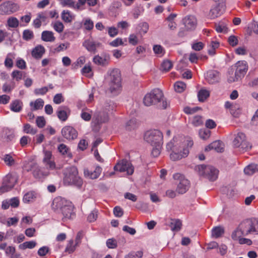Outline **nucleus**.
I'll return each instance as SVG.
<instances>
[{
  "label": "nucleus",
  "instance_id": "f257e3e1",
  "mask_svg": "<svg viewBox=\"0 0 258 258\" xmlns=\"http://www.w3.org/2000/svg\"><path fill=\"white\" fill-rule=\"evenodd\" d=\"M193 145L192 141L185 138L175 137L166 145L167 151H171L170 158L172 161H177L187 156L188 147Z\"/></svg>",
  "mask_w": 258,
  "mask_h": 258
},
{
  "label": "nucleus",
  "instance_id": "f03ea898",
  "mask_svg": "<svg viewBox=\"0 0 258 258\" xmlns=\"http://www.w3.org/2000/svg\"><path fill=\"white\" fill-rule=\"evenodd\" d=\"M258 234V219L256 218L247 219L242 221L237 228L232 233L233 240H237L242 236H246L249 234Z\"/></svg>",
  "mask_w": 258,
  "mask_h": 258
},
{
  "label": "nucleus",
  "instance_id": "7ed1b4c3",
  "mask_svg": "<svg viewBox=\"0 0 258 258\" xmlns=\"http://www.w3.org/2000/svg\"><path fill=\"white\" fill-rule=\"evenodd\" d=\"M52 209L55 212H61L63 222L73 219L75 216L74 207L72 203L60 197L55 198L51 204Z\"/></svg>",
  "mask_w": 258,
  "mask_h": 258
},
{
  "label": "nucleus",
  "instance_id": "20e7f679",
  "mask_svg": "<svg viewBox=\"0 0 258 258\" xmlns=\"http://www.w3.org/2000/svg\"><path fill=\"white\" fill-rule=\"evenodd\" d=\"M143 103L146 106L159 104L158 107L162 109H166L169 105V103L164 98L163 92L158 88L146 94L144 98Z\"/></svg>",
  "mask_w": 258,
  "mask_h": 258
},
{
  "label": "nucleus",
  "instance_id": "39448f33",
  "mask_svg": "<svg viewBox=\"0 0 258 258\" xmlns=\"http://www.w3.org/2000/svg\"><path fill=\"white\" fill-rule=\"evenodd\" d=\"M105 80L110 92L117 94L121 89L120 72L117 69H109L105 75Z\"/></svg>",
  "mask_w": 258,
  "mask_h": 258
},
{
  "label": "nucleus",
  "instance_id": "423d86ee",
  "mask_svg": "<svg viewBox=\"0 0 258 258\" xmlns=\"http://www.w3.org/2000/svg\"><path fill=\"white\" fill-rule=\"evenodd\" d=\"M248 70V65L244 60L238 61L236 63L234 68L232 67L228 72L227 81L229 83L237 81L244 77Z\"/></svg>",
  "mask_w": 258,
  "mask_h": 258
},
{
  "label": "nucleus",
  "instance_id": "0eeeda50",
  "mask_svg": "<svg viewBox=\"0 0 258 258\" xmlns=\"http://www.w3.org/2000/svg\"><path fill=\"white\" fill-rule=\"evenodd\" d=\"M63 183L66 185H74L80 188L83 184V180L78 175L77 168L75 166L66 168L63 172Z\"/></svg>",
  "mask_w": 258,
  "mask_h": 258
},
{
  "label": "nucleus",
  "instance_id": "6e6552de",
  "mask_svg": "<svg viewBox=\"0 0 258 258\" xmlns=\"http://www.w3.org/2000/svg\"><path fill=\"white\" fill-rule=\"evenodd\" d=\"M195 170L200 176H202L211 181H215L219 174V170L210 165H199L195 167Z\"/></svg>",
  "mask_w": 258,
  "mask_h": 258
},
{
  "label": "nucleus",
  "instance_id": "1a4fd4ad",
  "mask_svg": "<svg viewBox=\"0 0 258 258\" xmlns=\"http://www.w3.org/2000/svg\"><path fill=\"white\" fill-rule=\"evenodd\" d=\"M144 139L152 146L163 144L162 133L157 130L147 131L145 134Z\"/></svg>",
  "mask_w": 258,
  "mask_h": 258
},
{
  "label": "nucleus",
  "instance_id": "9d476101",
  "mask_svg": "<svg viewBox=\"0 0 258 258\" xmlns=\"http://www.w3.org/2000/svg\"><path fill=\"white\" fill-rule=\"evenodd\" d=\"M18 175L16 173L7 174L3 178L2 185L0 187V195L10 190L17 182Z\"/></svg>",
  "mask_w": 258,
  "mask_h": 258
},
{
  "label": "nucleus",
  "instance_id": "9b49d317",
  "mask_svg": "<svg viewBox=\"0 0 258 258\" xmlns=\"http://www.w3.org/2000/svg\"><path fill=\"white\" fill-rule=\"evenodd\" d=\"M233 145L234 148H239L240 151H244L250 149L251 147L250 143L247 141L246 136L242 133H238L235 136Z\"/></svg>",
  "mask_w": 258,
  "mask_h": 258
},
{
  "label": "nucleus",
  "instance_id": "f8f14e48",
  "mask_svg": "<svg viewBox=\"0 0 258 258\" xmlns=\"http://www.w3.org/2000/svg\"><path fill=\"white\" fill-rule=\"evenodd\" d=\"M173 178L178 181L176 191L179 194L185 193L189 188V181L185 177L179 173H175L173 175Z\"/></svg>",
  "mask_w": 258,
  "mask_h": 258
},
{
  "label": "nucleus",
  "instance_id": "ddd939ff",
  "mask_svg": "<svg viewBox=\"0 0 258 258\" xmlns=\"http://www.w3.org/2000/svg\"><path fill=\"white\" fill-rule=\"evenodd\" d=\"M18 6L10 1L3 3L0 5L1 15H10L17 11Z\"/></svg>",
  "mask_w": 258,
  "mask_h": 258
},
{
  "label": "nucleus",
  "instance_id": "4468645a",
  "mask_svg": "<svg viewBox=\"0 0 258 258\" xmlns=\"http://www.w3.org/2000/svg\"><path fill=\"white\" fill-rule=\"evenodd\" d=\"M114 170L120 172L126 171L128 175H132L134 171V167L132 164L126 160H122L121 161L118 162L114 167Z\"/></svg>",
  "mask_w": 258,
  "mask_h": 258
},
{
  "label": "nucleus",
  "instance_id": "2eb2a0df",
  "mask_svg": "<svg viewBox=\"0 0 258 258\" xmlns=\"http://www.w3.org/2000/svg\"><path fill=\"white\" fill-rule=\"evenodd\" d=\"M220 3L211 9L209 14L211 19H215L225 12L226 9L225 0H220Z\"/></svg>",
  "mask_w": 258,
  "mask_h": 258
},
{
  "label": "nucleus",
  "instance_id": "dca6fc26",
  "mask_svg": "<svg viewBox=\"0 0 258 258\" xmlns=\"http://www.w3.org/2000/svg\"><path fill=\"white\" fill-rule=\"evenodd\" d=\"M83 46L90 52L95 54L97 48L102 46V44L98 42L88 39L85 40L83 43Z\"/></svg>",
  "mask_w": 258,
  "mask_h": 258
},
{
  "label": "nucleus",
  "instance_id": "f3484780",
  "mask_svg": "<svg viewBox=\"0 0 258 258\" xmlns=\"http://www.w3.org/2000/svg\"><path fill=\"white\" fill-rule=\"evenodd\" d=\"M62 136L67 140H73L78 136L77 131L71 126H66L61 130Z\"/></svg>",
  "mask_w": 258,
  "mask_h": 258
},
{
  "label": "nucleus",
  "instance_id": "a211bd4d",
  "mask_svg": "<svg viewBox=\"0 0 258 258\" xmlns=\"http://www.w3.org/2000/svg\"><path fill=\"white\" fill-rule=\"evenodd\" d=\"M25 170L27 171H32L34 177L36 178H40L42 175V172L36 163H28L24 166Z\"/></svg>",
  "mask_w": 258,
  "mask_h": 258
},
{
  "label": "nucleus",
  "instance_id": "6ab92c4d",
  "mask_svg": "<svg viewBox=\"0 0 258 258\" xmlns=\"http://www.w3.org/2000/svg\"><path fill=\"white\" fill-rule=\"evenodd\" d=\"M44 158L43 162L45 166L48 169L52 170L55 168V164L53 161H52V153L50 151L43 150Z\"/></svg>",
  "mask_w": 258,
  "mask_h": 258
},
{
  "label": "nucleus",
  "instance_id": "aec40b11",
  "mask_svg": "<svg viewBox=\"0 0 258 258\" xmlns=\"http://www.w3.org/2000/svg\"><path fill=\"white\" fill-rule=\"evenodd\" d=\"M183 23L187 30H194L196 28L197 24L196 17L192 15L186 16L183 19Z\"/></svg>",
  "mask_w": 258,
  "mask_h": 258
},
{
  "label": "nucleus",
  "instance_id": "412c9836",
  "mask_svg": "<svg viewBox=\"0 0 258 258\" xmlns=\"http://www.w3.org/2000/svg\"><path fill=\"white\" fill-rule=\"evenodd\" d=\"M205 78L210 84H214L219 81L220 73L216 70H210L207 72Z\"/></svg>",
  "mask_w": 258,
  "mask_h": 258
},
{
  "label": "nucleus",
  "instance_id": "4be33fe9",
  "mask_svg": "<svg viewBox=\"0 0 258 258\" xmlns=\"http://www.w3.org/2000/svg\"><path fill=\"white\" fill-rule=\"evenodd\" d=\"M101 172V167L97 166L93 171L89 170L88 169H85L84 170V174L85 177L91 179H95L99 176Z\"/></svg>",
  "mask_w": 258,
  "mask_h": 258
},
{
  "label": "nucleus",
  "instance_id": "5701e85b",
  "mask_svg": "<svg viewBox=\"0 0 258 258\" xmlns=\"http://www.w3.org/2000/svg\"><path fill=\"white\" fill-rule=\"evenodd\" d=\"M214 150L217 152L222 153L224 151L223 143L220 141H215L207 146L205 150L209 151Z\"/></svg>",
  "mask_w": 258,
  "mask_h": 258
},
{
  "label": "nucleus",
  "instance_id": "b1692460",
  "mask_svg": "<svg viewBox=\"0 0 258 258\" xmlns=\"http://www.w3.org/2000/svg\"><path fill=\"white\" fill-rule=\"evenodd\" d=\"M69 109L66 106L59 107L57 111V117L62 121H66L70 114Z\"/></svg>",
  "mask_w": 258,
  "mask_h": 258
},
{
  "label": "nucleus",
  "instance_id": "393cba45",
  "mask_svg": "<svg viewBox=\"0 0 258 258\" xmlns=\"http://www.w3.org/2000/svg\"><path fill=\"white\" fill-rule=\"evenodd\" d=\"M109 59L110 57L109 55H105L102 57L97 55L94 57L93 61L96 64L105 67L108 64Z\"/></svg>",
  "mask_w": 258,
  "mask_h": 258
},
{
  "label": "nucleus",
  "instance_id": "a878e982",
  "mask_svg": "<svg viewBox=\"0 0 258 258\" xmlns=\"http://www.w3.org/2000/svg\"><path fill=\"white\" fill-rule=\"evenodd\" d=\"M45 53L44 47L38 45L36 46L32 51V55L36 59H40L42 57L43 54Z\"/></svg>",
  "mask_w": 258,
  "mask_h": 258
},
{
  "label": "nucleus",
  "instance_id": "bb28decb",
  "mask_svg": "<svg viewBox=\"0 0 258 258\" xmlns=\"http://www.w3.org/2000/svg\"><path fill=\"white\" fill-rule=\"evenodd\" d=\"M14 137V132L12 130L8 128H4L2 133V138L6 142L12 141Z\"/></svg>",
  "mask_w": 258,
  "mask_h": 258
},
{
  "label": "nucleus",
  "instance_id": "cd10ccee",
  "mask_svg": "<svg viewBox=\"0 0 258 258\" xmlns=\"http://www.w3.org/2000/svg\"><path fill=\"white\" fill-rule=\"evenodd\" d=\"M41 39L45 42H53L55 40V38L52 31H44L42 33Z\"/></svg>",
  "mask_w": 258,
  "mask_h": 258
},
{
  "label": "nucleus",
  "instance_id": "c85d7f7f",
  "mask_svg": "<svg viewBox=\"0 0 258 258\" xmlns=\"http://www.w3.org/2000/svg\"><path fill=\"white\" fill-rule=\"evenodd\" d=\"M23 103L19 100H15L13 101L11 105L10 108L11 110L15 112H20L22 108Z\"/></svg>",
  "mask_w": 258,
  "mask_h": 258
},
{
  "label": "nucleus",
  "instance_id": "c756f323",
  "mask_svg": "<svg viewBox=\"0 0 258 258\" xmlns=\"http://www.w3.org/2000/svg\"><path fill=\"white\" fill-rule=\"evenodd\" d=\"M181 225V221L179 219H172L170 223V227L173 231H179Z\"/></svg>",
  "mask_w": 258,
  "mask_h": 258
},
{
  "label": "nucleus",
  "instance_id": "7c9ffc66",
  "mask_svg": "<svg viewBox=\"0 0 258 258\" xmlns=\"http://www.w3.org/2000/svg\"><path fill=\"white\" fill-rule=\"evenodd\" d=\"M36 198V195L34 192H28L24 196L23 201L25 203L33 202Z\"/></svg>",
  "mask_w": 258,
  "mask_h": 258
},
{
  "label": "nucleus",
  "instance_id": "2f4dec72",
  "mask_svg": "<svg viewBox=\"0 0 258 258\" xmlns=\"http://www.w3.org/2000/svg\"><path fill=\"white\" fill-rule=\"evenodd\" d=\"M224 233V229L220 226L214 227L212 230V235L215 238L221 237Z\"/></svg>",
  "mask_w": 258,
  "mask_h": 258
},
{
  "label": "nucleus",
  "instance_id": "473e14b6",
  "mask_svg": "<svg viewBox=\"0 0 258 258\" xmlns=\"http://www.w3.org/2000/svg\"><path fill=\"white\" fill-rule=\"evenodd\" d=\"M60 4L63 7L67 6L69 8L77 9H79L80 7L79 4L76 5L73 0H60Z\"/></svg>",
  "mask_w": 258,
  "mask_h": 258
},
{
  "label": "nucleus",
  "instance_id": "72a5a7b5",
  "mask_svg": "<svg viewBox=\"0 0 258 258\" xmlns=\"http://www.w3.org/2000/svg\"><path fill=\"white\" fill-rule=\"evenodd\" d=\"M138 125V123L137 119L135 118H132L126 122L125 124V129L127 131H132L136 128Z\"/></svg>",
  "mask_w": 258,
  "mask_h": 258
},
{
  "label": "nucleus",
  "instance_id": "f704fd0d",
  "mask_svg": "<svg viewBox=\"0 0 258 258\" xmlns=\"http://www.w3.org/2000/svg\"><path fill=\"white\" fill-rule=\"evenodd\" d=\"M256 171H258V165L256 164L249 165L244 169V173L247 175H252Z\"/></svg>",
  "mask_w": 258,
  "mask_h": 258
},
{
  "label": "nucleus",
  "instance_id": "c9c22d12",
  "mask_svg": "<svg viewBox=\"0 0 258 258\" xmlns=\"http://www.w3.org/2000/svg\"><path fill=\"white\" fill-rule=\"evenodd\" d=\"M58 151L62 155H66L68 157H72L69 148L64 144H61L58 147Z\"/></svg>",
  "mask_w": 258,
  "mask_h": 258
},
{
  "label": "nucleus",
  "instance_id": "e433bc0d",
  "mask_svg": "<svg viewBox=\"0 0 258 258\" xmlns=\"http://www.w3.org/2000/svg\"><path fill=\"white\" fill-rule=\"evenodd\" d=\"M31 106H33L32 110H36L41 109L44 105V101L41 99H37L34 102H31L30 103Z\"/></svg>",
  "mask_w": 258,
  "mask_h": 258
},
{
  "label": "nucleus",
  "instance_id": "4c0bfd02",
  "mask_svg": "<svg viewBox=\"0 0 258 258\" xmlns=\"http://www.w3.org/2000/svg\"><path fill=\"white\" fill-rule=\"evenodd\" d=\"M210 95L209 91L205 90L202 89L198 92L199 100L200 102H204Z\"/></svg>",
  "mask_w": 258,
  "mask_h": 258
},
{
  "label": "nucleus",
  "instance_id": "58836bf2",
  "mask_svg": "<svg viewBox=\"0 0 258 258\" xmlns=\"http://www.w3.org/2000/svg\"><path fill=\"white\" fill-rule=\"evenodd\" d=\"M36 245V242L34 241H26L19 245V247L21 249L26 248H33Z\"/></svg>",
  "mask_w": 258,
  "mask_h": 258
},
{
  "label": "nucleus",
  "instance_id": "ea45409f",
  "mask_svg": "<svg viewBox=\"0 0 258 258\" xmlns=\"http://www.w3.org/2000/svg\"><path fill=\"white\" fill-rule=\"evenodd\" d=\"M23 132L26 134L35 135L37 132V130L33 128L30 124L26 123L24 125Z\"/></svg>",
  "mask_w": 258,
  "mask_h": 258
},
{
  "label": "nucleus",
  "instance_id": "a19ab883",
  "mask_svg": "<svg viewBox=\"0 0 258 258\" xmlns=\"http://www.w3.org/2000/svg\"><path fill=\"white\" fill-rule=\"evenodd\" d=\"M62 19L67 23H71L73 20V16L69 11L64 10L61 13Z\"/></svg>",
  "mask_w": 258,
  "mask_h": 258
},
{
  "label": "nucleus",
  "instance_id": "79ce46f5",
  "mask_svg": "<svg viewBox=\"0 0 258 258\" xmlns=\"http://www.w3.org/2000/svg\"><path fill=\"white\" fill-rule=\"evenodd\" d=\"M7 25L11 28H17L19 26V21L16 18L11 17L8 19Z\"/></svg>",
  "mask_w": 258,
  "mask_h": 258
},
{
  "label": "nucleus",
  "instance_id": "37998d69",
  "mask_svg": "<svg viewBox=\"0 0 258 258\" xmlns=\"http://www.w3.org/2000/svg\"><path fill=\"white\" fill-rule=\"evenodd\" d=\"M186 88V84L182 82H177L174 84L175 91L178 93L182 92Z\"/></svg>",
  "mask_w": 258,
  "mask_h": 258
},
{
  "label": "nucleus",
  "instance_id": "c03bdc74",
  "mask_svg": "<svg viewBox=\"0 0 258 258\" xmlns=\"http://www.w3.org/2000/svg\"><path fill=\"white\" fill-rule=\"evenodd\" d=\"M78 245H74V240L71 239L69 241L66 247L65 251L69 253H73L76 249V247Z\"/></svg>",
  "mask_w": 258,
  "mask_h": 258
},
{
  "label": "nucleus",
  "instance_id": "a18cd8bd",
  "mask_svg": "<svg viewBox=\"0 0 258 258\" xmlns=\"http://www.w3.org/2000/svg\"><path fill=\"white\" fill-rule=\"evenodd\" d=\"M172 67V62L168 60H164L161 64V70L164 72L169 71Z\"/></svg>",
  "mask_w": 258,
  "mask_h": 258
},
{
  "label": "nucleus",
  "instance_id": "49530a36",
  "mask_svg": "<svg viewBox=\"0 0 258 258\" xmlns=\"http://www.w3.org/2000/svg\"><path fill=\"white\" fill-rule=\"evenodd\" d=\"M34 34L32 31L27 29L25 30L23 33V38L24 40L28 41L33 39Z\"/></svg>",
  "mask_w": 258,
  "mask_h": 258
},
{
  "label": "nucleus",
  "instance_id": "de8ad7c7",
  "mask_svg": "<svg viewBox=\"0 0 258 258\" xmlns=\"http://www.w3.org/2000/svg\"><path fill=\"white\" fill-rule=\"evenodd\" d=\"M211 132L208 129L200 130L199 131V136L203 140H207L210 136Z\"/></svg>",
  "mask_w": 258,
  "mask_h": 258
},
{
  "label": "nucleus",
  "instance_id": "09e8293b",
  "mask_svg": "<svg viewBox=\"0 0 258 258\" xmlns=\"http://www.w3.org/2000/svg\"><path fill=\"white\" fill-rule=\"evenodd\" d=\"M162 146V145H159V144H158L157 145H155V146H152L153 149H152L151 154L153 156L156 157L160 155Z\"/></svg>",
  "mask_w": 258,
  "mask_h": 258
},
{
  "label": "nucleus",
  "instance_id": "8fccbe9b",
  "mask_svg": "<svg viewBox=\"0 0 258 258\" xmlns=\"http://www.w3.org/2000/svg\"><path fill=\"white\" fill-rule=\"evenodd\" d=\"M3 159L5 163L9 166H11L15 163L14 159L9 154L5 155Z\"/></svg>",
  "mask_w": 258,
  "mask_h": 258
},
{
  "label": "nucleus",
  "instance_id": "3c124183",
  "mask_svg": "<svg viewBox=\"0 0 258 258\" xmlns=\"http://www.w3.org/2000/svg\"><path fill=\"white\" fill-rule=\"evenodd\" d=\"M203 123L202 117L200 115H196L193 117L192 124L195 126H198Z\"/></svg>",
  "mask_w": 258,
  "mask_h": 258
},
{
  "label": "nucleus",
  "instance_id": "603ef678",
  "mask_svg": "<svg viewBox=\"0 0 258 258\" xmlns=\"http://www.w3.org/2000/svg\"><path fill=\"white\" fill-rule=\"evenodd\" d=\"M89 110L87 108L83 109L81 114L82 118L85 121H89L91 118V114L88 111Z\"/></svg>",
  "mask_w": 258,
  "mask_h": 258
},
{
  "label": "nucleus",
  "instance_id": "864d4df0",
  "mask_svg": "<svg viewBox=\"0 0 258 258\" xmlns=\"http://www.w3.org/2000/svg\"><path fill=\"white\" fill-rule=\"evenodd\" d=\"M54 29L58 33H61L63 31L64 26L63 24L59 21H56L53 26Z\"/></svg>",
  "mask_w": 258,
  "mask_h": 258
},
{
  "label": "nucleus",
  "instance_id": "5fc2aeb1",
  "mask_svg": "<svg viewBox=\"0 0 258 258\" xmlns=\"http://www.w3.org/2000/svg\"><path fill=\"white\" fill-rule=\"evenodd\" d=\"M23 72L20 71L15 70L12 73V77L16 81H19L22 78Z\"/></svg>",
  "mask_w": 258,
  "mask_h": 258
},
{
  "label": "nucleus",
  "instance_id": "6e6d98bb",
  "mask_svg": "<svg viewBox=\"0 0 258 258\" xmlns=\"http://www.w3.org/2000/svg\"><path fill=\"white\" fill-rule=\"evenodd\" d=\"M97 211L94 210L91 213L88 215L87 220L89 222H94L97 218Z\"/></svg>",
  "mask_w": 258,
  "mask_h": 258
},
{
  "label": "nucleus",
  "instance_id": "4d7b16f0",
  "mask_svg": "<svg viewBox=\"0 0 258 258\" xmlns=\"http://www.w3.org/2000/svg\"><path fill=\"white\" fill-rule=\"evenodd\" d=\"M37 125L39 128H42L45 125L46 121L43 116H38L36 120Z\"/></svg>",
  "mask_w": 258,
  "mask_h": 258
},
{
  "label": "nucleus",
  "instance_id": "13d9d810",
  "mask_svg": "<svg viewBox=\"0 0 258 258\" xmlns=\"http://www.w3.org/2000/svg\"><path fill=\"white\" fill-rule=\"evenodd\" d=\"M106 245L109 248H115L117 245L116 240L113 238L109 239L106 241Z\"/></svg>",
  "mask_w": 258,
  "mask_h": 258
},
{
  "label": "nucleus",
  "instance_id": "bf43d9fd",
  "mask_svg": "<svg viewBox=\"0 0 258 258\" xmlns=\"http://www.w3.org/2000/svg\"><path fill=\"white\" fill-rule=\"evenodd\" d=\"M153 51L156 54L162 55L164 54V49L160 45H155L153 46Z\"/></svg>",
  "mask_w": 258,
  "mask_h": 258
},
{
  "label": "nucleus",
  "instance_id": "052dcab7",
  "mask_svg": "<svg viewBox=\"0 0 258 258\" xmlns=\"http://www.w3.org/2000/svg\"><path fill=\"white\" fill-rule=\"evenodd\" d=\"M216 30L219 33H225L227 31V28L224 23L216 25Z\"/></svg>",
  "mask_w": 258,
  "mask_h": 258
},
{
  "label": "nucleus",
  "instance_id": "680f3d73",
  "mask_svg": "<svg viewBox=\"0 0 258 258\" xmlns=\"http://www.w3.org/2000/svg\"><path fill=\"white\" fill-rule=\"evenodd\" d=\"M143 253L141 251L133 252L126 255L125 258H141Z\"/></svg>",
  "mask_w": 258,
  "mask_h": 258
},
{
  "label": "nucleus",
  "instance_id": "e2e57ef3",
  "mask_svg": "<svg viewBox=\"0 0 258 258\" xmlns=\"http://www.w3.org/2000/svg\"><path fill=\"white\" fill-rule=\"evenodd\" d=\"M228 42L232 46H235L238 44V40L236 36L231 35L228 38Z\"/></svg>",
  "mask_w": 258,
  "mask_h": 258
},
{
  "label": "nucleus",
  "instance_id": "0e129e2a",
  "mask_svg": "<svg viewBox=\"0 0 258 258\" xmlns=\"http://www.w3.org/2000/svg\"><path fill=\"white\" fill-rule=\"evenodd\" d=\"M49 251V248L47 246H42L38 250V254L40 256H45Z\"/></svg>",
  "mask_w": 258,
  "mask_h": 258
},
{
  "label": "nucleus",
  "instance_id": "69168bd1",
  "mask_svg": "<svg viewBox=\"0 0 258 258\" xmlns=\"http://www.w3.org/2000/svg\"><path fill=\"white\" fill-rule=\"evenodd\" d=\"M84 26L86 30H91L93 28V22L90 19H86L84 22Z\"/></svg>",
  "mask_w": 258,
  "mask_h": 258
},
{
  "label": "nucleus",
  "instance_id": "338daca9",
  "mask_svg": "<svg viewBox=\"0 0 258 258\" xmlns=\"http://www.w3.org/2000/svg\"><path fill=\"white\" fill-rule=\"evenodd\" d=\"M110 45L113 46V47H117L119 45H123V42L122 41V40L120 38H117L112 42H110L109 43Z\"/></svg>",
  "mask_w": 258,
  "mask_h": 258
},
{
  "label": "nucleus",
  "instance_id": "774afa93",
  "mask_svg": "<svg viewBox=\"0 0 258 258\" xmlns=\"http://www.w3.org/2000/svg\"><path fill=\"white\" fill-rule=\"evenodd\" d=\"M204 46V44L202 42H196L192 45V48L196 51H200Z\"/></svg>",
  "mask_w": 258,
  "mask_h": 258
}]
</instances>
